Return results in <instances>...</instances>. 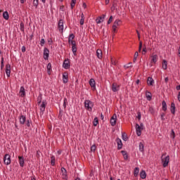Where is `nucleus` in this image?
Here are the masks:
<instances>
[{"instance_id":"f257e3e1","label":"nucleus","mask_w":180,"mask_h":180,"mask_svg":"<svg viewBox=\"0 0 180 180\" xmlns=\"http://www.w3.org/2000/svg\"><path fill=\"white\" fill-rule=\"evenodd\" d=\"M84 106L86 110H89V112H91L92 111V108H94V103L90 100H86L84 101Z\"/></svg>"},{"instance_id":"f03ea898","label":"nucleus","mask_w":180,"mask_h":180,"mask_svg":"<svg viewBox=\"0 0 180 180\" xmlns=\"http://www.w3.org/2000/svg\"><path fill=\"white\" fill-rule=\"evenodd\" d=\"M164 155V154L162 155V162H163V167L166 168V167H168V164H169V155L166 156L165 158Z\"/></svg>"},{"instance_id":"7ed1b4c3","label":"nucleus","mask_w":180,"mask_h":180,"mask_svg":"<svg viewBox=\"0 0 180 180\" xmlns=\"http://www.w3.org/2000/svg\"><path fill=\"white\" fill-rule=\"evenodd\" d=\"M4 162L6 165H9V164H11V155L9 154H6L4 155Z\"/></svg>"},{"instance_id":"20e7f679","label":"nucleus","mask_w":180,"mask_h":180,"mask_svg":"<svg viewBox=\"0 0 180 180\" xmlns=\"http://www.w3.org/2000/svg\"><path fill=\"white\" fill-rule=\"evenodd\" d=\"M117 121V115L114 114L110 119V124L111 126H116V122Z\"/></svg>"},{"instance_id":"39448f33","label":"nucleus","mask_w":180,"mask_h":180,"mask_svg":"<svg viewBox=\"0 0 180 180\" xmlns=\"http://www.w3.org/2000/svg\"><path fill=\"white\" fill-rule=\"evenodd\" d=\"M58 30H59V32H60L61 33H63V32L64 31V20H59Z\"/></svg>"},{"instance_id":"423d86ee","label":"nucleus","mask_w":180,"mask_h":180,"mask_svg":"<svg viewBox=\"0 0 180 180\" xmlns=\"http://www.w3.org/2000/svg\"><path fill=\"white\" fill-rule=\"evenodd\" d=\"M144 128H141V127H140V125L139 124H136V134L139 137H140V136H141V131Z\"/></svg>"},{"instance_id":"0eeeda50","label":"nucleus","mask_w":180,"mask_h":180,"mask_svg":"<svg viewBox=\"0 0 180 180\" xmlns=\"http://www.w3.org/2000/svg\"><path fill=\"white\" fill-rule=\"evenodd\" d=\"M50 54V51L47 48L44 49V59L49 60V56Z\"/></svg>"},{"instance_id":"6e6552de","label":"nucleus","mask_w":180,"mask_h":180,"mask_svg":"<svg viewBox=\"0 0 180 180\" xmlns=\"http://www.w3.org/2000/svg\"><path fill=\"white\" fill-rule=\"evenodd\" d=\"M116 142L117 144V150H122L123 148V143H122V139L117 138Z\"/></svg>"},{"instance_id":"1a4fd4ad","label":"nucleus","mask_w":180,"mask_h":180,"mask_svg":"<svg viewBox=\"0 0 180 180\" xmlns=\"http://www.w3.org/2000/svg\"><path fill=\"white\" fill-rule=\"evenodd\" d=\"M63 68H65V70H68L70 68V60L69 59H67V60H64L63 64Z\"/></svg>"},{"instance_id":"9d476101","label":"nucleus","mask_w":180,"mask_h":180,"mask_svg":"<svg viewBox=\"0 0 180 180\" xmlns=\"http://www.w3.org/2000/svg\"><path fill=\"white\" fill-rule=\"evenodd\" d=\"M20 167L23 168L25 167V158L23 156H18Z\"/></svg>"},{"instance_id":"9b49d317","label":"nucleus","mask_w":180,"mask_h":180,"mask_svg":"<svg viewBox=\"0 0 180 180\" xmlns=\"http://www.w3.org/2000/svg\"><path fill=\"white\" fill-rule=\"evenodd\" d=\"M89 84L93 89H96V83L95 82V79L91 78L90 79Z\"/></svg>"},{"instance_id":"f8f14e48","label":"nucleus","mask_w":180,"mask_h":180,"mask_svg":"<svg viewBox=\"0 0 180 180\" xmlns=\"http://www.w3.org/2000/svg\"><path fill=\"white\" fill-rule=\"evenodd\" d=\"M61 172L63 179H67L68 178V176H67V169L64 167H61Z\"/></svg>"},{"instance_id":"ddd939ff","label":"nucleus","mask_w":180,"mask_h":180,"mask_svg":"<svg viewBox=\"0 0 180 180\" xmlns=\"http://www.w3.org/2000/svg\"><path fill=\"white\" fill-rule=\"evenodd\" d=\"M47 105V103L46 101H42L40 105V110L41 113L43 114L44 112V110H46V105Z\"/></svg>"},{"instance_id":"4468645a","label":"nucleus","mask_w":180,"mask_h":180,"mask_svg":"<svg viewBox=\"0 0 180 180\" xmlns=\"http://www.w3.org/2000/svg\"><path fill=\"white\" fill-rule=\"evenodd\" d=\"M63 84H67V82H68V73H63Z\"/></svg>"},{"instance_id":"2eb2a0df","label":"nucleus","mask_w":180,"mask_h":180,"mask_svg":"<svg viewBox=\"0 0 180 180\" xmlns=\"http://www.w3.org/2000/svg\"><path fill=\"white\" fill-rule=\"evenodd\" d=\"M6 74L8 77H11V65L7 64L6 65Z\"/></svg>"},{"instance_id":"dca6fc26","label":"nucleus","mask_w":180,"mask_h":180,"mask_svg":"<svg viewBox=\"0 0 180 180\" xmlns=\"http://www.w3.org/2000/svg\"><path fill=\"white\" fill-rule=\"evenodd\" d=\"M20 96H21V98H25L26 96V91H25V87L23 86L20 87Z\"/></svg>"},{"instance_id":"f3484780","label":"nucleus","mask_w":180,"mask_h":180,"mask_svg":"<svg viewBox=\"0 0 180 180\" xmlns=\"http://www.w3.org/2000/svg\"><path fill=\"white\" fill-rule=\"evenodd\" d=\"M20 119V124H25L26 123V116L21 115L19 117Z\"/></svg>"},{"instance_id":"a211bd4d","label":"nucleus","mask_w":180,"mask_h":180,"mask_svg":"<svg viewBox=\"0 0 180 180\" xmlns=\"http://www.w3.org/2000/svg\"><path fill=\"white\" fill-rule=\"evenodd\" d=\"M119 88H120V86H119V85H117V84L112 83V91L113 92H117V91H119Z\"/></svg>"},{"instance_id":"6ab92c4d","label":"nucleus","mask_w":180,"mask_h":180,"mask_svg":"<svg viewBox=\"0 0 180 180\" xmlns=\"http://www.w3.org/2000/svg\"><path fill=\"white\" fill-rule=\"evenodd\" d=\"M77 43L73 44L72 45V51L74 56H77Z\"/></svg>"},{"instance_id":"aec40b11","label":"nucleus","mask_w":180,"mask_h":180,"mask_svg":"<svg viewBox=\"0 0 180 180\" xmlns=\"http://www.w3.org/2000/svg\"><path fill=\"white\" fill-rule=\"evenodd\" d=\"M121 23L122 21L120 20H116L112 25V27H117L118 26H120Z\"/></svg>"},{"instance_id":"412c9836","label":"nucleus","mask_w":180,"mask_h":180,"mask_svg":"<svg viewBox=\"0 0 180 180\" xmlns=\"http://www.w3.org/2000/svg\"><path fill=\"white\" fill-rule=\"evenodd\" d=\"M175 103H171V107H170V110H171V113H172V115H175Z\"/></svg>"},{"instance_id":"4be33fe9","label":"nucleus","mask_w":180,"mask_h":180,"mask_svg":"<svg viewBox=\"0 0 180 180\" xmlns=\"http://www.w3.org/2000/svg\"><path fill=\"white\" fill-rule=\"evenodd\" d=\"M140 176L141 179H146V178H147V174L146 173V171L144 170L141 171Z\"/></svg>"},{"instance_id":"5701e85b","label":"nucleus","mask_w":180,"mask_h":180,"mask_svg":"<svg viewBox=\"0 0 180 180\" xmlns=\"http://www.w3.org/2000/svg\"><path fill=\"white\" fill-rule=\"evenodd\" d=\"M96 56L99 60L102 59V50L98 49L96 51Z\"/></svg>"},{"instance_id":"b1692460","label":"nucleus","mask_w":180,"mask_h":180,"mask_svg":"<svg viewBox=\"0 0 180 180\" xmlns=\"http://www.w3.org/2000/svg\"><path fill=\"white\" fill-rule=\"evenodd\" d=\"M148 85H150V86H153V84H154V79L153 77H149L147 80Z\"/></svg>"},{"instance_id":"393cba45","label":"nucleus","mask_w":180,"mask_h":180,"mask_svg":"<svg viewBox=\"0 0 180 180\" xmlns=\"http://www.w3.org/2000/svg\"><path fill=\"white\" fill-rule=\"evenodd\" d=\"M3 18L6 20H8L9 19V13H8V11H4L3 13Z\"/></svg>"},{"instance_id":"a878e982","label":"nucleus","mask_w":180,"mask_h":180,"mask_svg":"<svg viewBox=\"0 0 180 180\" xmlns=\"http://www.w3.org/2000/svg\"><path fill=\"white\" fill-rule=\"evenodd\" d=\"M162 68H163V70H167V68H168V62H167L166 60H163Z\"/></svg>"},{"instance_id":"bb28decb","label":"nucleus","mask_w":180,"mask_h":180,"mask_svg":"<svg viewBox=\"0 0 180 180\" xmlns=\"http://www.w3.org/2000/svg\"><path fill=\"white\" fill-rule=\"evenodd\" d=\"M157 60H158V56L157 55L152 56V59H151L152 63H154V64H155V63H157Z\"/></svg>"},{"instance_id":"cd10ccee","label":"nucleus","mask_w":180,"mask_h":180,"mask_svg":"<svg viewBox=\"0 0 180 180\" xmlns=\"http://www.w3.org/2000/svg\"><path fill=\"white\" fill-rule=\"evenodd\" d=\"M146 98H147L148 101H151V99L153 98V96H151V92L146 91Z\"/></svg>"},{"instance_id":"c85d7f7f","label":"nucleus","mask_w":180,"mask_h":180,"mask_svg":"<svg viewBox=\"0 0 180 180\" xmlns=\"http://www.w3.org/2000/svg\"><path fill=\"white\" fill-rule=\"evenodd\" d=\"M139 151L144 153V144L142 142L139 143Z\"/></svg>"},{"instance_id":"c756f323","label":"nucleus","mask_w":180,"mask_h":180,"mask_svg":"<svg viewBox=\"0 0 180 180\" xmlns=\"http://www.w3.org/2000/svg\"><path fill=\"white\" fill-rule=\"evenodd\" d=\"M162 110H164V112H167V103L165 102V101H163L162 102Z\"/></svg>"},{"instance_id":"7c9ffc66","label":"nucleus","mask_w":180,"mask_h":180,"mask_svg":"<svg viewBox=\"0 0 180 180\" xmlns=\"http://www.w3.org/2000/svg\"><path fill=\"white\" fill-rule=\"evenodd\" d=\"M139 172H140V169L139 167H136L134 171V176H138Z\"/></svg>"},{"instance_id":"2f4dec72","label":"nucleus","mask_w":180,"mask_h":180,"mask_svg":"<svg viewBox=\"0 0 180 180\" xmlns=\"http://www.w3.org/2000/svg\"><path fill=\"white\" fill-rule=\"evenodd\" d=\"M122 140H124V141H127V140H129V138L127 137V134H126V133H122Z\"/></svg>"},{"instance_id":"473e14b6","label":"nucleus","mask_w":180,"mask_h":180,"mask_svg":"<svg viewBox=\"0 0 180 180\" xmlns=\"http://www.w3.org/2000/svg\"><path fill=\"white\" fill-rule=\"evenodd\" d=\"M51 164L52 167H54V165H56V157L51 156Z\"/></svg>"},{"instance_id":"72a5a7b5","label":"nucleus","mask_w":180,"mask_h":180,"mask_svg":"<svg viewBox=\"0 0 180 180\" xmlns=\"http://www.w3.org/2000/svg\"><path fill=\"white\" fill-rule=\"evenodd\" d=\"M98 123H99V120H98L97 117H96L94 120L93 124L94 126L96 127L98 126Z\"/></svg>"},{"instance_id":"f704fd0d","label":"nucleus","mask_w":180,"mask_h":180,"mask_svg":"<svg viewBox=\"0 0 180 180\" xmlns=\"http://www.w3.org/2000/svg\"><path fill=\"white\" fill-rule=\"evenodd\" d=\"M75 4H77V0H72L70 4L71 9H74V6H75Z\"/></svg>"},{"instance_id":"c9c22d12","label":"nucleus","mask_w":180,"mask_h":180,"mask_svg":"<svg viewBox=\"0 0 180 180\" xmlns=\"http://www.w3.org/2000/svg\"><path fill=\"white\" fill-rule=\"evenodd\" d=\"M30 124H32V120H27L25 121V125L27 127H30Z\"/></svg>"},{"instance_id":"e433bc0d","label":"nucleus","mask_w":180,"mask_h":180,"mask_svg":"<svg viewBox=\"0 0 180 180\" xmlns=\"http://www.w3.org/2000/svg\"><path fill=\"white\" fill-rule=\"evenodd\" d=\"M20 26L21 32H25V24L23 22H20Z\"/></svg>"},{"instance_id":"4c0bfd02","label":"nucleus","mask_w":180,"mask_h":180,"mask_svg":"<svg viewBox=\"0 0 180 180\" xmlns=\"http://www.w3.org/2000/svg\"><path fill=\"white\" fill-rule=\"evenodd\" d=\"M37 101L38 105H40V103H41V94L39 95Z\"/></svg>"},{"instance_id":"58836bf2","label":"nucleus","mask_w":180,"mask_h":180,"mask_svg":"<svg viewBox=\"0 0 180 180\" xmlns=\"http://www.w3.org/2000/svg\"><path fill=\"white\" fill-rule=\"evenodd\" d=\"M91 151H92L93 153H95V151H96V145L94 144L91 147Z\"/></svg>"},{"instance_id":"ea45409f","label":"nucleus","mask_w":180,"mask_h":180,"mask_svg":"<svg viewBox=\"0 0 180 180\" xmlns=\"http://www.w3.org/2000/svg\"><path fill=\"white\" fill-rule=\"evenodd\" d=\"M149 112L151 113V115H154L155 113V111L154 110V108L153 107H149Z\"/></svg>"},{"instance_id":"a19ab883","label":"nucleus","mask_w":180,"mask_h":180,"mask_svg":"<svg viewBox=\"0 0 180 180\" xmlns=\"http://www.w3.org/2000/svg\"><path fill=\"white\" fill-rule=\"evenodd\" d=\"M67 102H68L67 98H65L64 100H63V108H64V109H65V108H67Z\"/></svg>"},{"instance_id":"79ce46f5","label":"nucleus","mask_w":180,"mask_h":180,"mask_svg":"<svg viewBox=\"0 0 180 180\" xmlns=\"http://www.w3.org/2000/svg\"><path fill=\"white\" fill-rule=\"evenodd\" d=\"M33 4L34 7L37 8V6H39V0H34Z\"/></svg>"},{"instance_id":"37998d69","label":"nucleus","mask_w":180,"mask_h":180,"mask_svg":"<svg viewBox=\"0 0 180 180\" xmlns=\"http://www.w3.org/2000/svg\"><path fill=\"white\" fill-rule=\"evenodd\" d=\"M130 67H131V63H127V65H124L125 70H127V68H130Z\"/></svg>"},{"instance_id":"c03bdc74","label":"nucleus","mask_w":180,"mask_h":180,"mask_svg":"<svg viewBox=\"0 0 180 180\" xmlns=\"http://www.w3.org/2000/svg\"><path fill=\"white\" fill-rule=\"evenodd\" d=\"M74 39H75V36L74 35V34H70L69 36L68 39L69 40H74Z\"/></svg>"},{"instance_id":"a18cd8bd","label":"nucleus","mask_w":180,"mask_h":180,"mask_svg":"<svg viewBox=\"0 0 180 180\" xmlns=\"http://www.w3.org/2000/svg\"><path fill=\"white\" fill-rule=\"evenodd\" d=\"M113 20V16H110L108 19V25H110V23H112V21Z\"/></svg>"},{"instance_id":"49530a36","label":"nucleus","mask_w":180,"mask_h":180,"mask_svg":"<svg viewBox=\"0 0 180 180\" xmlns=\"http://www.w3.org/2000/svg\"><path fill=\"white\" fill-rule=\"evenodd\" d=\"M63 117V110H59L58 119H61Z\"/></svg>"},{"instance_id":"de8ad7c7","label":"nucleus","mask_w":180,"mask_h":180,"mask_svg":"<svg viewBox=\"0 0 180 180\" xmlns=\"http://www.w3.org/2000/svg\"><path fill=\"white\" fill-rule=\"evenodd\" d=\"M75 43H77L75 40L72 39H68V44H75Z\"/></svg>"},{"instance_id":"09e8293b","label":"nucleus","mask_w":180,"mask_h":180,"mask_svg":"<svg viewBox=\"0 0 180 180\" xmlns=\"http://www.w3.org/2000/svg\"><path fill=\"white\" fill-rule=\"evenodd\" d=\"M141 49H143V41L139 42V51H141Z\"/></svg>"},{"instance_id":"8fccbe9b","label":"nucleus","mask_w":180,"mask_h":180,"mask_svg":"<svg viewBox=\"0 0 180 180\" xmlns=\"http://www.w3.org/2000/svg\"><path fill=\"white\" fill-rule=\"evenodd\" d=\"M171 137L172 139H175V131H174V129H172Z\"/></svg>"},{"instance_id":"3c124183","label":"nucleus","mask_w":180,"mask_h":180,"mask_svg":"<svg viewBox=\"0 0 180 180\" xmlns=\"http://www.w3.org/2000/svg\"><path fill=\"white\" fill-rule=\"evenodd\" d=\"M4 57L1 58V69L3 70L4 69Z\"/></svg>"},{"instance_id":"603ef678","label":"nucleus","mask_w":180,"mask_h":180,"mask_svg":"<svg viewBox=\"0 0 180 180\" xmlns=\"http://www.w3.org/2000/svg\"><path fill=\"white\" fill-rule=\"evenodd\" d=\"M102 17H100L99 18L96 19V23L99 24V23H102Z\"/></svg>"},{"instance_id":"864d4df0","label":"nucleus","mask_w":180,"mask_h":180,"mask_svg":"<svg viewBox=\"0 0 180 180\" xmlns=\"http://www.w3.org/2000/svg\"><path fill=\"white\" fill-rule=\"evenodd\" d=\"M45 43H46V41L44 40V39H41L40 41L41 46H44Z\"/></svg>"},{"instance_id":"5fc2aeb1","label":"nucleus","mask_w":180,"mask_h":180,"mask_svg":"<svg viewBox=\"0 0 180 180\" xmlns=\"http://www.w3.org/2000/svg\"><path fill=\"white\" fill-rule=\"evenodd\" d=\"M116 6H117V4L116 3H113L112 7H111V9L112 11H115V8H116Z\"/></svg>"},{"instance_id":"6e6d98bb","label":"nucleus","mask_w":180,"mask_h":180,"mask_svg":"<svg viewBox=\"0 0 180 180\" xmlns=\"http://www.w3.org/2000/svg\"><path fill=\"white\" fill-rule=\"evenodd\" d=\"M137 119H138V120H141V112H138Z\"/></svg>"},{"instance_id":"4d7b16f0","label":"nucleus","mask_w":180,"mask_h":180,"mask_svg":"<svg viewBox=\"0 0 180 180\" xmlns=\"http://www.w3.org/2000/svg\"><path fill=\"white\" fill-rule=\"evenodd\" d=\"M160 116H161V120H165V118H164V116H165V113L162 112L160 114Z\"/></svg>"},{"instance_id":"13d9d810","label":"nucleus","mask_w":180,"mask_h":180,"mask_svg":"<svg viewBox=\"0 0 180 180\" xmlns=\"http://www.w3.org/2000/svg\"><path fill=\"white\" fill-rule=\"evenodd\" d=\"M34 36V34L32 32L30 36V41H32L33 40V37Z\"/></svg>"},{"instance_id":"bf43d9fd","label":"nucleus","mask_w":180,"mask_h":180,"mask_svg":"<svg viewBox=\"0 0 180 180\" xmlns=\"http://www.w3.org/2000/svg\"><path fill=\"white\" fill-rule=\"evenodd\" d=\"M21 51H22V53H25V52L26 51V46H22V48H21Z\"/></svg>"},{"instance_id":"052dcab7","label":"nucleus","mask_w":180,"mask_h":180,"mask_svg":"<svg viewBox=\"0 0 180 180\" xmlns=\"http://www.w3.org/2000/svg\"><path fill=\"white\" fill-rule=\"evenodd\" d=\"M146 53H147V48L145 47V48L143 49L142 54L144 55V54H146Z\"/></svg>"},{"instance_id":"680f3d73","label":"nucleus","mask_w":180,"mask_h":180,"mask_svg":"<svg viewBox=\"0 0 180 180\" xmlns=\"http://www.w3.org/2000/svg\"><path fill=\"white\" fill-rule=\"evenodd\" d=\"M111 62L113 65H116V61L112 58H111Z\"/></svg>"},{"instance_id":"e2e57ef3","label":"nucleus","mask_w":180,"mask_h":180,"mask_svg":"<svg viewBox=\"0 0 180 180\" xmlns=\"http://www.w3.org/2000/svg\"><path fill=\"white\" fill-rule=\"evenodd\" d=\"M47 70H51V63H48Z\"/></svg>"},{"instance_id":"0e129e2a","label":"nucleus","mask_w":180,"mask_h":180,"mask_svg":"<svg viewBox=\"0 0 180 180\" xmlns=\"http://www.w3.org/2000/svg\"><path fill=\"white\" fill-rule=\"evenodd\" d=\"M84 20H85V19H84V18H81V19H80V25H84Z\"/></svg>"},{"instance_id":"69168bd1","label":"nucleus","mask_w":180,"mask_h":180,"mask_svg":"<svg viewBox=\"0 0 180 180\" xmlns=\"http://www.w3.org/2000/svg\"><path fill=\"white\" fill-rule=\"evenodd\" d=\"M123 157H124V160H128L129 155H127V153L126 155H124Z\"/></svg>"},{"instance_id":"338daca9","label":"nucleus","mask_w":180,"mask_h":180,"mask_svg":"<svg viewBox=\"0 0 180 180\" xmlns=\"http://www.w3.org/2000/svg\"><path fill=\"white\" fill-rule=\"evenodd\" d=\"M121 154H122V155H126L127 154V152L126 150H122Z\"/></svg>"},{"instance_id":"774afa93","label":"nucleus","mask_w":180,"mask_h":180,"mask_svg":"<svg viewBox=\"0 0 180 180\" xmlns=\"http://www.w3.org/2000/svg\"><path fill=\"white\" fill-rule=\"evenodd\" d=\"M177 98H178L179 102H180V91L178 94Z\"/></svg>"}]
</instances>
